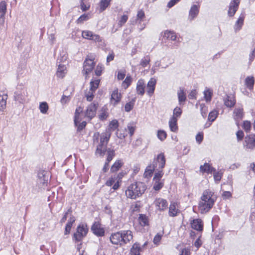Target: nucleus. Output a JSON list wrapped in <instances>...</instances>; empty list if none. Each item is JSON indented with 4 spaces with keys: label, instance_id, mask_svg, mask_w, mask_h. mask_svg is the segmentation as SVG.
<instances>
[{
    "label": "nucleus",
    "instance_id": "obj_48",
    "mask_svg": "<svg viewBox=\"0 0 255 255\" xmlns=\"http://www.w3.org/2000/svg\"><path fill=\"white\" fill-rule=\"evenodd\" d=\"M167 136L166 133L165 131L159 130L157 132V137L161 140H164Z\"/></svg>",
    "mask_w": 255,
    "mask_h": 255
},
{
    "label": "nucleus",
    "instance_id": "obj_3",
    "mask_svg": "<svg viewBox=\"0 0 255 255\" xmlns=\"http://www.w3.org/2000/svg\"><path fill=\"white\" fill-rule=\"evenodd\" d=\"M146 189L145 184L142 182H136L131 184L126 191L128 198L135 199L141 196Z\"/></svg>",
    "mask_w": 255,
    "mask_h": 255
},
{
    "label": "nucleus",
    "instance_id": "obj_55",
    "mask_svg": "<svg viewBox=\"0 0 255 255\" xmlns=\"http://www.w3.org/2000/svg\"><path fill=\"white\" fill-rule=\"evenodd\" d=\"M6 11V4L4 1L0 2V12L5 13Z\"/></svg>",
    "mask_w": 255,
    "mask_h": 255
},
{
    "label": "nucleus",
    "instance_id": "obj_22",
    "mask_svg": "<svg viewBox=\"0 0 255 255\" xmlns=\"http://www.w3.org/2000/svg\"><path fill=\"white\" fill-rule=\"evenodd\" d=\"M200 170L201 172L212 173L215 171V169L212 167L209 163H205L203 165H201Z\"/></svg>",
    "mask_w": 255,
    "mask_h": 255
},
{
    "label": "nucleus",
    "instance_id": "obj_19",
    "mask_svg": "<svg viewBox=\"0 0 255 255\" xmlns=\"http://www.w3.org/2000/svg\"><path fill=\"white\" fill-rule=\"evenodd\" d=\"M145 83L143 79H139L136 84V91L139 95H143L145 92Z\"/></svg>",
    "mask_w": 255,
    "mask_h": 255
},
{
    "label": "nucleus",
    "instance_id": "obj_45",
    "mask_svg": "<svg viewBox=\"0 0 255 255\" xmlns=\"http://www.w3.org/2000/svg\"><path fill=\"white\" fill-rule=\"evenodd\" d=\"M39 109L42 114H46L48 109V106L46 102H42L39 105Z\"/></svg>",
    "mask_w": 255,
    "mask_h": 255
},
{
    "label": "nucleus",
    "instance_id": "obj_8",
    "mask_svg": "<svg viewBox=\"0 0 255 255\" xmlns=\"http://www.w3.org/2000/svg\"><path fill=\"white\" fill-rule=\"evenodd\" d=\"M98 104L92 103L89 105L84 113V116L88 120H91L96 115Z\"/></svg>",
    "mask_w": 255,
    "mask_h": 255
},
{
    "label": "nucleus",
    "instance_id": "obj_51",
    "mask_svg": "<svg viewBox=\"0 0 255 255\" xmlns=\"http://www.w3.org/2000/svg\"><path fill=\"white\" fill-rule=\"evenodd\" d=\"M182 111L180 108L176 107L174 109L173 115L172 118H177L181 115Z\"/></svg>",
    "mask_w": 255,
    "mask_h": 255
},
{
    "label": "nucleus",
    "instance_id": "obj_29",
    "mask_svg": "<svg viewBox=\"0 0 255 255\" xmlns=\"http://www.w3.org/2000/svg\"><path fill=\"white\" fill-rule=\"evenodd\" d=\"M177 121L176 118H171L169 122L170 129L173 132H176L178 129Z\"/></svg>",
    "mask_w": 255,
    "mask_h": 255
},
{
    "label": "nucleus",
    "instance_id": "obj_14",
    "mask_svg": "<svg viewBox=\"0 0 255 255\" xmlns=\"http://www.w3.org/2000/svg\"><path fill=\"white\" fill-rule=\"evenodd\" d=\"M93 233L97 236H103L105 234V230L101 225L98 223H95L91 228Z\"/></svg>",
    "mask_w": 255,
    "mask_h": 255
},
{
    "label": "nucleus",
    "instance_id": "obj_43",
    "mask_svg": "<svg viewBox=\"0 0 255 255\" xmlns=\"http://www.w3.org/2000/svg\"><path fill=\"white\" fill-rule=\"evenodd\" d=\"M6 97H0V110L3 111L6 107Z\"/></svg>",
    "mask_w": 255,
    "mask_h": 255
},
{
    "label": "nucleus",
    "instance_id": "obj_53",
    "mask_svg": "<svg viewBox=\"0 0 255 255\" xmlns=\"http://www.w3.org/2000/svg\"><path fill=\"white\" fill-rule=\"evenodd\" d=\"M243 128L247 132L250 131L251 128V124L250 122L248 121H244L243 125Z\"/></svg>",
    "mask_w": 255,
    "mask_h": 255
},
{
    "label": "nucleus",
    "instance_id": "obj_12",
    "mask_svg": "<svg viewBox=\"0 0 255 255\" xmlns=\"http://www.w3.org/2000/svg\"><path fill=\"white\" fill-rule=\"evenodd\" d=\"M122 232H116L112 234L110 236V241L113 244L122 246Z\"/></svg>",
    "mask_w": 255,
    "mask_h": 255
},
{
    "label": "nucleus",
    "instance_id": "obj_15",
    "mask_svg": "<svg viewBox=\"0 0 255 255\" xmlns=\"http://www.w3.org/2000/svg\"><path fill=\"white\" fill-rule=\"evenodd\" d=\"M157 209L160 211H163L167 209L168 203L167 201L162 198H157L154 202Z\"/></svg>",
    "mask_w": 255,
    "mask_h": 255
},
{
    "label": "nucleus",
    "instance_id": "obj_7",
    "mask_svg": "<svg viewBox=\"0 0 255 255\" xmlns=\"http://www.w3.org/2000/svg\"><path fill=\"white\" fill-rule=\"evenodd\" d=\"M88 231V229L86 224L79 225L77 228V231L74 234V238L77 241H80L85 237Z\"/></svg>",
    "mask_w": 255,
    "mask_h": 255
},
{
    "label": "nucleus",
    "instance_id": "obj_42",
    "mask_svg": "<svg viewBox=\"0 0 255 255\" xmlns=\"http://www.w3.org/2000/svg\"><path fill=\"white\" fill-rule=\"evenodd\" d=\"M126 128L127 131H128L130 136H131L134 132L135 129V126L133 124L129 123L128 125L127 128Z\"/></svg>",
    "mask_w": 255,
    "mask_h": 255
},
{
    "label": "nucleus",
    "instance_id": "obj_13",
    "mask_svg": "<svg viewBox=\"0 0 255 255\" xmlns=\"http://www.w3.org/2000/svg\"><path fill=\"white\" fill-rule=\"evenodd\" d=\"M199 12V6L193 4L191 6L188 15V20L190 21L193 20L198 15Z\"/></svg>",
    "mask_w": 255,
    "mask_h": 255
},
{
    "label": "nucleus",
    "instance_id": "obj_27",
    "mask_svg": "<svg viewBox=\"0 0 255 255\" xmlns=\"http://www.w3.org/2000/svg\"><path fill=\"white\" fill-rule=\"evenodd\" d=\"M141 249L139 245L137 243H135L132 245L130 249V255H140Z\"/></svg>",
    "mask_w": 255,
    "mask_h": 255
},
{
    "label": "nucleus",
    "instance_id": "obj_25",
    "mask_svg": "<svg viewBox=\"0 0 255 255\" xmlns=\"http://www.w3.org/2000/svg\"><path fill=\"white\" fill-rule=\"evenodd\" d=\"M163 37L172 41H176L177 34L174 31L167 30L164 31Z\"/></svg>",
    "mask_w": 255,
    "mask_h": 255
},
{
    "label": "nucleus",
    "instance_id": "obj_49",
    "mask_svg": "<svg viewBox=\"0 0 255 255\" xmlns=\"http://www.w3.org/2000/svg\"><path fill=\"white\" fill-rule=\"evenodd\" d=\"M218 112L217 111H214L211 112L208 116V120L211 122L214 121L216 118L217 117Z\"/></svg>",
    "mask_w": 255,
    "mask_h": 255
},
{
    "label": "nucleus",
    "instance_id": "obj_9",
    "mask_svg": "<svg viewBox=\"0 0 255 255\" xmlns=\"http://www.w3.org/2000/svg\"><path fill=\"white\" fill-rule=\"evenodd\" d=\"M244 147L246 150H253L255 148V134H251L245 138Z\"/></svg>",
    "mask_w": 255,
    "mask_h": 255
},
{
    "label": "nucleus",
    "instance_id": "obj_44",
    "mask_svg": "<svg viewBox=\"0 0 255 255\" xmlns=\"http://www.w3.org/2000/svg\"><path fill=\"white\" fill-rule=\"evenodd\" d=\"M158 171L155 172L154 176L153 177V181H161V178L163 175V172L162 169H158Z\"/></svg>",
    "mask_w": 255,
    "mask_h": 255
},
{
    "label": "nucleus",
    "instance_id": "obj_1",
    "mask_svg": "<svg viewBox=\"0 0 255 255\" xmlns=\"http://www.w3.org/2000/svg\"><path fill=\"white\" fill-rule=\"evenodd\" d=\"M111 135V132L106 130L105 132L100 134L95 132L93 135L94 143H97L96 154L103 156L106 151L107 143Z\"/></svg>",
    "mask_w": 255,
    "mask_h": 255
},
{
    "label": "nucleus",
    "instance_id": "obj_40",
    "mask_svg": "<svg viewBox=\"0 0 255 255\" xmlns=\"http://www.w3.org/2000/svg\"><path fill=\"white\" fill-rule=\"evenodd\" d=\"M94 33L89 30H84L82 31V36L83 38L89 40H91Z\"/></svg>",
    "mask_w": 255,
    "mask_h": 255
},
{
    "label": "nucleus",
    "instance_id": "obj_23",
    "mask_svg": "<svg viewBox=\"0 0 255 255\" xmlns=\"http://www.w3.org/2000/svg\"><path fill=\"white\" fill-rule=\"evenodd\" d=\"M192 228L197 231H201L203 230V224L200 219H194L191 223Z\"/></svg>",
    "mask_w": 255,
    "mask_h": 255
},
{
    "label": "nucleus",
    "instance_id": "obj_5",
    "mask_svg": "<svg viewBox=\"0 0 255 255\" xmlns=\"http://www.w3.org/2000/svg\"><path fill=\"white\" fill-rule=\"evenodd\" d=\"M67 57L66 55L64 54L60 58H58L57 63H59L58 67L56 72V76L60 78H63L66 72V66L65 64L60 63L61 62H65L67 60Z\"/></svg>",
    "mask_w": 255,
    "mask_h": 255
},
{
    "label": "nucleus",
    "instance_id": "obj_31",
    "mask_svg": "<svg viewBox=\"0 0 255 255\" xmlns=\"http://www.w3.org/2000/svg\"><path fill=\"white\" fill-rule=\"evenodd\" d=\"M245 85L250 90L253 88L255 84V79L253 76H248L245 79Z\"/></svg>",
    "mask_w": 255,
    "mask_h": 255
},
{
    "label": "nucleus",
    "instance_id": "obj_52",
    "mask_svg": "<svg viewBox=\"0 0 255 255\" xmlns=\"http://www.w3.org/2000/svg\"><path fill=\"white\" fill-rule=\"evenodd\" d=\"M213 172L215 181L216 182H219L221 179L222 173L221 172H216V171Z\"/></svg>",
    "mask_w": 255,
    "mask_h": 255
},
{
    "label": "nucleus",
    "instance_id": "obj_11",
    "mask_svg": "<svg viewBox=\"0 0 255 255\" xmlns=\"http://www.w3.org/2000/svg\"><path fill=\"white\" fill-rule=\"evenodd\" d=\"M240 3V0H232L229 5L228 10V15L230 16H233L238 10Z\"/></svg>",
    "mask_w": 255,
    "mask_h": 255
},
{
    "label": "nucleus",
    "instance_id": "obj_54",
    "mask_svg": "<svg viewBox=\"0 0 255 255\" xmlns=\"http://www.w3.org/2000/svg\"><path fill=\"white\" fill-rule=\"evenodd\" d=\"M162 236V234H158V233L157 234L153 239V242L154 244L156 245H159V244L161 241Z\"/></svg>",
    "mask_w": 255,
    "mask_h": 255
},
{
    "label": "nucleus",
    "instance_id": "obj_37",
    "mask_svg": "<svg viewBox=\"0 0 255 255\" xmlns=\"http://www.w3.org/2000/svg\"><path fill=\"white\" fill-rule=\"evenodd\" d=\"M138 221L142 226H145L148 225V219L144 215L140 214L139 215V217H138Z\"/></svg>",
    "mask_w": 255,
    "mask_h": 255
},
{
    "label": "nucleus",
    "instance_id": "obj_50",
    "mask_svg": "<svg viewBox=\"0 0 255 255\" xmlns=\"http://www.w3.org/2000/svg\"><path fill=\"white\" fill-rule=\"evenodd\" d=\"M128 19V16L126 14L123 15L119 21L118 25L122 27L127 21Z\"/></svg>",
    "mask_w": 255,
    "mask_h": 255
},
{
    "label": "nucleus",
    "instance_id": "obj_30",
    "mask_svg": "<svg viewBox=\"0 0 255 255\" xmlns=\"http://www.w3.org/2000/svg\"><path fill=\"white\" fill-rule=\"evenodd\" d=\"M176 203L174 202L171 203L169 209V216L174 217L177 215L179 210L176 208Z\"/></svg>",
    "mask_w": 255,
    "mask_h": 255
},
{
    "label": "nucleus",
    "instance_id": "obj_61",
    "mask_svg": "<svg viewBox=\"0 0 255 255\" xmlns=\"http://www.w3.org/2000/svg\"><path fill=\"white\" fill-rule=\"evenodd\" d=\"M116 181L115 177H111L106 183V185L108 186H111Z\"/></svg>",
    "mask_w": 255,
    "mask_h": 255
},
{
    "label": "nucleus",
    "instance_id": "obj_60",
    "mask_svg": "<svg viewBox=\"0 0 255 255\" xmlns=\"http://www.w3.org/2000/svg\"><path fill=\"white\" fill-rule=\"evenodd\" d=\"M236 136L238 141L242 140L244 136V132L241 130H238L236 133Z\"/></svg>",
    "mask_w": 255,
    "mask_h": 255
},
{
    "label": "nucleus",
    "instance_id": "obj_47",
    "mask_svg": "<svg viewBox=\"0 0 255 255\" xmlns=\"http://www.w3.org/2000/svg\"><path fill=\"white\" fill-rule=\"evenodd\" d=\"M145 17L144 12L142 10H139L137 13L136 21H139V24H140L142 19Z\"/></svg>",
    "mask_w": 255,
    "mask_h": 255
},
{
    "label": "nucleus",
    "instance_id": "obj_33",
    "mask_svg": "<svg viewBox=\"0 0 255 255\" xmlns=\"http://www.w3.org/2000/svg\"><path fill=\"white\" fill-rule=\"evenodd\" d=\"M111 0H101L100 2V12L105 10L110 5Z\"/></svg>",
    "mask_w": 255,
    "mask_h": 255
},
{
    "label": "nucleus",
    "instance_id": "obj_17",
    "mask_svg": "<svg viewBox=\"0 0 255 255\" xmlns=\"http://www.w3.org/2000/svg\"><path fill=\"white\" fill-rule=\"evenodd\" d=\"M38 179L37 180V184L40 188L44 189L47 186L48 183V179H46L45 175L43 172L39 173L38 174ZM47 178H48L47 177Z\"/></svg>",
    "mask_w": 255,
    "mask_h": 255
},
{
    "label": "nucleus",
    "instance_id": "obj_4",
    "mask_svg": "<svg viewBox=\"0 0 255 255\" xmlns=\"http://www.w3.org/2000/svg\"><path fill=\"white\" fill-rule=\"evenodd\" d=\"M82 109L79 107L76 109L75 117H74V123L76 126L77 127L78 130H82L84 128L86 125V122H82L80 123L82 120V116H83Z\"/></svg>",
    "mask_w": 255,
    "mask_h": 255
},
{
    "label": "nucleus",
    "instance_id": "obj_41",
    "mask_svg": "<svg viewBox=\"0 0 255 255\" xmlns=\"http://www.w3.org/2000/svg\"><path fill=\"white\" fill-rule=\"evenodd\" d=\"M244 18L243 17H240L236 22L235 25V29L236 31L239 30L243 24Z\"/></svg>",
    "mask_w": 255,
    "mask_h": 255
},
{
    "label": "nucleus",
    "instance_id": "obj_6",
    "mask_svg": "<svg viewBox=\"0 0 255 255\" xmlns=\"http://www.w3.org/2000/svg\"><path fill=\"white\" fill-rule=\"evenodd\" d=\"M95 66V63L94 62V59L86 58L83 63V70L82 73L85 76V78H87L89 74L93 70Z\"/></svg>",
    "mask_w": 255,
    "mask_h": 255
},
{
    "label": "nucleus",
    "instance_id": "obj_10",
    "mask_svg": "<svg viewBox=\"0 0 255 255\" xmlns=\"http://www.w3.org/2000/svg\"><path fill=\"white\" fill-rule=\"evenodd\" d=\"M165 164V158L163 153H160L157 157L154 159L153 163L155 168L158 167V169H162Z\"/></svg>",
    "mask_w": 255,
    "mask_h": 255
},
{
    "label": "nucleus",
    "instance_id": "obj_32",
    "mask_svg": "<svg viewBox=\"0 0 255 255\" xmlns=\"http://www.w3.org/2000/svg\"><path fill=\"white\" fill-rule=\"evenodd\" d=\"M224 103L227 107H233L236 103L235 97H226L224 99Z\"/></svg>",
    "mask_w": 255,
    "mask_h": 255
},
{
    "label": "nucleus",
    "instance_id": "obj_24",
    "mask_svg": "<svg viewBox=\"0 0 255 255\" xmlns=\"http://www.w3.org/2000/svg\"><path fill=\"white\" fill-rule=\"evenodd\" d=\"M233 117L238 124V122L242 120L243 117V109L240 108L235 109L233 113Z\"/></svg>",
    "mask_w": 255,
    "mask_h": 255
},
{
    "label": "nucleus",
    "instance_id": "obj_34",
    "mask_svg": "<svg viewBox=\"0 0 255 255\" xmlns=\"http://www.w3.org/2000/svg\"><path fill=\"white\" fill-rule=\"evenodd\" d=\"M122 165L123 163L121 160H119L116 161L111 167V171L112 172H117Z\"/></svg>",
    "mask_w": 255,
    "mask_h": 255
},
{
    "label": "nucleus",
    "instance_id": "obj_20",
    "mask_svg": "<svg viewBox=\"0 0 255 255\" xmlns=\"http://www.w3.org/2000/svg\"><path fill=\"white\" fill-rule=\"evenodd\" d=\"M109 115L108 108L104 106L99 112L98 118L100 120L104 121L108 118Z\"/></svg>",
    "mask_w": 255,
    "mask_h": 255
},
{
    "label": "nucleus",
    "instance_id": "obj_36",
    "mask_svg": "<svg viewBox=\"0 0 255 255\" xmlns=\"http://www.w3.org/2000/svg\"><path fill=\"white\" fill-rule=\"evenodd\" d=\"M150 61V57L148 55H146L142 58L140 62L139 65L143 68L146 67Z\"/></svg>",
    "mask_w": 255,
    "mask_h": 255
},
{
    "label": "nucleus",
    "instance_id": "obj_57",
    "mask_svg": "<svg viewBox=\"0 0 255 255\" xmlns=\"http://www.w3.org/2000/svg\"><path fill=\"white\" fill-rule=\"evenodd\" d=\"M117 134L118 138L121 139L125 138L127 136V128H125L124 130L123 131V132H117Z\"/></svg>",
    "mask_w": 255,
    "mask_h": 255
},
{
    "label": "nucleus",
    "instance_id": "obj_28",
    "mask_svg": "<svg viewBox=\"0 0 255 255\" xmlns=\"http://www.w3.org/2000/svg\"><path fill=\"white\" fill-rule=\"evenodd\" d=\"M155 169V166L154 164H152L148 166L145 169V171L144 173V176L145 178H149L151 177L153 174V171Z\"/></svg>",
    "mask_w": 255,
    "mask_h": 255
},
{
    "label": "nucleus",
    "instance_id": "obj_63",
    "mask_svg": "<svg viewBox=\"0 0 255 255\" xmlns=\"http://www.w3.org/2000/svg\"><path fill=\"white\" fill-rule=\"evenodd\" d=\"M203 139V133H201V132L198 133L196 136V141L198 143H200L202 141Z\"/></svg>",
    "mask_w": 255,
    "mask_h": 255
},
{
    "label": "nucleus",
    "instance_id": "obj_16",
    "mask_svg": "<svg viewBox=\"0 0 255 255\" xmlns=\"http://www.w3.org/2000/svg\"><path fill=\"white\" fill-rule=\"evenodd\" d=\"M156 83V80L153 78H151L148 82L146 88L147 94L148 95H152L153 94L155 85Z\"/></svg>",
    "mask_w": 255,
    "mask_h": 255
},
{
    "label": "nucleus",
    "instance_id": "obj_2",
    "mask_svg": "<svg viewBox=\"0 0 255 255\" xmlns=\"http://www.w3.org/2000/svg\"><path fill=\"white\" fill-rule=\"evenodd\" d=\"M216 198L214 193L210 190L204 191L198 206L200 213L205 214L208 212L214 204Z\"/></svg>",
    "mask_w": 255,
    "mask_h": 255
},
{
    "label": "nucleus",
    "instance_id": "obj_38",
    "mask_svg": "<svg viewBox=\"0 0 255 255\" xmlns=\"http://www.w3.org/2000/svg\"><path fill=\"white\" fill-rule=\"evenodd\" d=\"M135 102V98L132 99L130 101L127 103L125 107V110L127 112H130L133 108Z\"/></svg>",
    "mask_w": 255,
    "mask_h": 255
},
{
    "label": "nucleus",
    "instance_id": "obj_64",
    "mask_svg": "<svg viewBox=\"0 0 255 255\" xmlns=\"http://www.w3.org/2000/svg\"><path fill=\"white\" fill-rule=\"evenodd\" d=\"M179 255H190V250L189 248H184L182 249Z\"/></svg>",
    "mask_w": 255,
    "mask_h": 255
},
{
    "label": "nucleus",
    "instance_id": "obj_21",
    "mask_svg": "<svg viewBox=\"0 0 255 255\" xmlns=\"http://www.w3.org/2000/svg\"><path fill=\"white\" fill-rule=\"evenodd\" d=\"M99 80H95L91 81L90 82V89L89 94H86L85 96H94V93L95 90L98 88L99 84Z\"/></svg>",
    "mask_w": 255,
    "mask_h": 255
},
{
    "label": "nucleus",
    "instance_id": "obj_46",
    "mask_svg": "<svg viewBox=\"0 0 255 255\" xmlns=\"http://www.w3.org/2000/svg\"><path fill=\"white\" fill-rule=\"evenodd\" d=\"M107 154L108 156L107 158V161L110 162L112 160L113 158L114 157L115 155V151L113 149L108 148L107 149Z\"/></svg>",
    "mask_w": 255,
    "mask_h": 255
},
{
    "label": "nucleus",
    "instance_id": "obj_56",
    "mask_svg": "<svg viewBox=\"0 0 255 255\" xmlns=\"http://www.w3.org/2000/svg\"><path fill=\"white\" fill-rule=\"evenodd\" d=\"M201 113L203 118H205L207 115V108L203 104L200 105Z\"/></svg>",
    "mask_w": 255,
    "mask_h": 255
},
{
    "label": "nucleus",
    "instance_id": "obj_62",
    "mask_svg": "<svg viewBox=\"0 0 255 255\" xmlns=\"http://www.w3.org/2000/svg\"><path fill=\"white\" fill-rule=\"evenodd\" d=\"M102 71V66L100 65H98L96 67V70L95 71V74L97 76H99L101 75Z\"/></svg>",
    "mask_w": 255,
    "mask_h": 255
},
{
    "label": "nucleus",
    "instance_id": "obj_39",
    "mask_svg": "<svg viewBox=\"0 0 255 255\" xmlns=\"http://www.w3.org/2000/svg\"><path fill=\"white\" fill-rule=\"evenodd\" d=\"M153 188L155 191L159 190L163 186L164 183L163 181H153Z\"/></svg>",
    "mask_w": 255,
    "mask_h": 255
},
{
    "label": "nucleus",
    "instance_id": "obj_26",
    "mask_svg": "<svg viewBox=\"0 0 255 255\" xmlns=\"http://www.w3.org/2000/svg\"><path fill=\"white\" fill-rule=\"evenodd\" d=\"M75 217L73 216H71L70 217V219H69L68 222L66 225L65 231H64L65 235H68L70 233L71 229V227L72 226V224L73 223L75 222Z\"/></svg>",
    "mask_w": 255,
    "mask_h": 255
},
{
    "label": "nucleus",
    "instance_id": "obj_18",
    "mask_svg": "<svg viewBox=\"0 0 255 255\" xmlns=\"http://www.w3.org/2000/svg\"><path fill=\"white\" fill-rule=\"evenodd\" d=\"M122 245L128 243L132 239L133 236L130 231H124L122 232Z\"/></svg>",
    "mask_w": 255,
    "mask_h": 255
},
{
    "label": "nucleus",
    "instance_id": "obj_35",
    "mask_svg": "<svg viewBox=\"0 0 255 255\" xmlns=\"http://www.w3.org/2000/svg\"><path fill=\"white\" fill-rule=\"evenodd\" d=\"M119 127V123L117 120H113L112 121L109 125V128L107 130H109L111 132V130H115Z\"/></svg>",
    "mask_w": 255,
    "mask_h": 255
},
{
    "label": "nucleus",
    "instance_id": "obj_58",
    "mask_svg": "<svg viewBox=\"0 0 255 255\" xmlns=\"http://www.w3.org/2000/svg\"><path fill=\"white\" fill-rule=\"evenodd\" d=\"M88 19V16L85 14L81 15L77 20L78 23H82Z\"/></svg>",
    "mask_w": 255,
    "mask_h": 255
},
{
    "label": "nucleus",
    "instance_id": "obj_59",
    "mask_svg": "<svg viewBox=\"0 0 255 255\" xmlns=\"http://www.w3.org/2000/svg\"><path fill=\"white\" fill-rule=\"evenodd\" d=\"M91 40H93L95 42H102V38L99 35L94 33L92 36V38H91Z\"/></svg>",
    "mask_w": 255,
    "mask_h": 255
}]
</instances>
